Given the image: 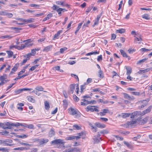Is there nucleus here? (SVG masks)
Here are the masks:
<instances>
[{"instance_id": "e2e57ef3", "label": "nucleus", "mask_w": 152, "mask_h": 152, "mask_svg": "<svg viewBox=\"0 0 152 152\" xmlns=\"http://www.w3.org/2000/svg\"><path fill=\"white\" fill-rule=\"evenodd\" d=\"M131 94L136 95H140V93L138 92H131Z\"/></svg>"}, {"instance_id": "603ef678", "label": "nucleus", "mask_w": 152, "mask_h": 152, "mask_svg": "<svg viewBox=\"0 0 152 152\" xmlns=\"http://www.w3.org/2000/svg\"><path fill=\"white\" fill-rule=\"evenodd\" d=\"M38 65H34L33 66H31V68L29 70H31V71H33L37 67Z\"/></svg>"}, {"instance_id": "680f3d73", "label": "nucleus", "mask_w": 152, "mask_h": 152, "mask_svg": "<svg viewBox=\"0 0 152 152\" xmlns=\"http://www.w3.org/2000/svg\"><path fill=\"white\" fill-rule=\"evenodd\" d=\"M92 81V79L91 78H88L87 79V83H86V84H88L91 83Z\"/></svg>"}, {"instance_id": "a211bd4d", "label": "nucleus", "mask_w": 152, "mask_h": 152, "mask_svg": "<svg viewBox=\"0 0 152 152\" xmlns=\"http://www.w3.org/2000/svg\"><path fill=\"white\" fill-rule=\"evenodd\" d=\"M95 125L97 127L101 128H104L105 127V125L104 124H102L99 123H96Z\"/></svg>"}, {"instance_id": "7c9ffc66", "label": "nucleus", "mask_w": 152, "mask_h": 152, "mask_svg": "<svg viewBox=\"0 0 152 152\" xmlns=\"http://www.w3.org/2000/svg\"><path fill=\"white\" fill-rule=\"evenodd\" d=\"M125 29L124 28H121L119 29L116 30V32L117 33H119L122 34L125 33Z\"/></svg>"}, {"instance_id": "58836bf2", "label": "nucleus", "mask_w": 152, "mask_h": 152, "mask_svg": "<svg viewBox=\"0 0 152 152\" xmlns=\"http://www.w3.org/2000/svg\"><path fill=\"white\" fill-rule=\"evenodd\" d=\"M35 89L38 91H43L44 88L41 86H37L35 88Z\"/></svg>"}, {"instance_id": "20e7f679", "label": "nucleus", "mask_w": 152, "mask_h": 152, "mask_svg": "<svg viewBox=\"0 0 152 152\" xmlns=\"http://www.w3.org/2000/svg\"><path fill=\"white\" fill-rule=\"evenodd\" d=\"M151 109L152 106H149L146 109L144 110L142 112H140V115L142 116L145 114L149 113L151 111Z\"/></svg>"}, {"instance_id": "37998d69", "label": "nucleus", "mask_w": 152, "mask_h": 152, "mask_svg": "<svg viewBox=\"0 0 152 152\" xmlns=\"http://www.w3.org/2000/svg\"><path fill=\"white\" fill-rule=\"evenodd\" d=\"M25 124H24V123L22 124V123H19L17 122L16 123H15V126L17 127V126H24L25 127Z\"/></svg>"}, {"instance_id": "6ab92c4d", "label": "nucleus", "mask_w": 152, "mask_h": 152, "mask_svg": "<svg viewBox=\"0 0 152 152\" xmlns=\"http://www.w3.org/2000/svg\"><path fill=\"white\" fill-rule=\"evenodd\" d=\"M70 113V114L72 115H76V116H77L76 115H78L77 111L76 110L72 108H71Z\"/></svg>"}, {"instance_id": "69168bd1", "label": "nucleus", "mask_w": 152, "mask_h": 152, "mask_svg": "<svg viewBox=\"0 0 152 152\" xmlns=\"http://www.w3.org/2000/svg\"><path fill=\"white\" fill-rule=\"evenodd\" d=\"M99 21L95 19L94 20V22L93 25V27H94L95 25H97L99 23Z\"/></svg>"}, {"instance_id": "49530a36", "label": "nucleus", "mask_w": 152, "mask_h": 152, "mask_svg": "<svg viewBox=\"0 0 152 152\" xmlns=\"http://www.w3.org/2000/svg\"><path fill=\"white\" fill-rule=\"evenodd\" d=\"M64 2L62 1H58L56 2V4L59 5H61L63 6L64 5Z\"/></svg>"}, {"instance_id": "3c124183", "label": "nucleus", "mask_w": 152, "mask_h": 152, "mask_svg": "<svg viewBox=\"0 0 152 152\" xmlns=\"http://www.w3.org/2000/svg\"><path fill=\"white\" fill-rule=\"evenodd\" d=\"M0 151H2V152H8L7 149L6 148H0Z\"/></svg>"}, {"instance_id": "09e8293b", "label": "nucleus", "mask_w": 152, "mask_h": 152, "mask_svg": "<svg viewBox=\"0 0 152 152\" xmlns=\"http://www.w3.org/2000/svg\"><path fill=\"white\" fill-rule=\"evenodd\" d=\"M142 39H140L138 38H137L136 37H135L134 39V43H137V41H142Z\"/></svg>"}, {"instance_id": "72a5a7b5", "label": "nucleus", "mask_w": 152, "mask_h": 152, "mask_svg": "<svg viewBox=\"0 0 152 152\" xmlns=\"http://www.w3.org/2000/svg\"><path fill=\"white\" fill-rule=\"evenodd\" d=\"M6 52L8 54V58H11L13 55V53L12 51L11 50H7Z\"/></svg>"}, {"instance_id": "de8ad7c7", "label": "nucleus", "mask_w": 152, "mask_h": 152, "mask_svg": "<svg viewBox=\"0 0 152 152\" xmlns=\"http://www.w3.org/2000/svg\"><path fill=\"white\" fill-rule=\"evenodd\" d=\"M85 85L86 84H84L83 85H82L80 86V92L82 93L83 92V91L84 89H85L86 88L85 87Z\"/></svg>"}, {"instance_id": "8fccbe9b", "label": "nucleus", "mask_w": 152, "mask_h": 152, "mask_svg": "<svg viewBox=\"0 0 152 152\" xmlns=\"http://www.w3.org/2000/svg\"><path fill=\"white\" fill-rule=\"evenodd\" d=\"M140 50V51L141 52V53H143L144 52H145L146 51H149L150 50L149 49H146V48H142Z\"/></svg>"}, {"instance_id": "774afa93", "label": "nucleus", "mask_w": 152, "mask_h": 152, "mask_svg": "<svg viewBox=\"0 0 152 152\" xmlns=\"http://www.w3.org/2000/svg\"><path fill=\"white\" fill-rule=\"evenodd\" d=\"M37 148H33L31 150V152H37Z\"/></svg>"}, {"instance_id": "f3484780", "label": "nucleus", "mask_w": 152, "mask_h": 152, "mask_svg": "<svg viewBox=\"0 0 152 152\" xmlns=\"http://www.w3.org/2000/svg\"><path fill=\"white\" fill-rule=\"evenodd\" d=\"M109 110L107 109H104L102 110V111L98 113V115H99L101 116H104L106 115V113H108Z\"/></svg>"}, {"instance_id": "39448f33", "label": "nucleus", "mask_w": 152, "mask_h": 152, "mask_svg": "<svg viewBox=\"0 0 152 152\" xmlns=\"http://www.w3.org/2000/svg\"><path fill=\"white\" fill-rule=\"evenodd\" d=\"M122 94L125 99H128L129 100H132L134 99L133 96H130L127 93H123Z\"/></svg>"}, {"instance_id": "473e14b6", "label": "nucleus", "mask_w": 152, "mask_h": 152, "mask_svg": "<svg viewBox=\"0 0 152 152\" xmlns=\"http://www.w3.org/2000/svg\"><path fill=\"white\" fill-rule=\"evenodd\" d=\"M131 115L129 113H122L121 114V117L123 118H125L129 117Z\"/></svg>"}, {"instance_id": "cd10ccee", "label": "nucleus", "mask_w": 152, "mask_h": 152, "mask_svg": "<svg viewBox=\"0 0 152 152\" xmlns=\"http://www.w3.org/2000/svg\"><path fill=\"white\" fill-rule=\"evenodd\" d=\"M98 76L99 77L103 78L104 77L103 74L101 70H99L98 72Z\"/></svg>"}, {"instance_id": "1a4fd4ad", "label": "nucleus", "mask_w": 152, "mask_h": 152, "mask_svg": "<svg viewBox=\"0 0 152 152\" xmlns=\"http://www.w3.org/2000/svg\"><path fill=\"white\" fill-rule=\"evenodd\" d=\"M30 149V148L26 147H21L17 148H15L13 149L14 150H18L19 151H23L24 150H27Z\"/></svg>"}, {"instance_id": "e433bc0d", "label": "nucleus", "mask_w": 152, "mask_h": 152, "mask_svg": "<svg viewBox=\"0 0 152 152\" xmlns=\"http://www.w3.org/2000/svg\"><path fill=\"white\" fill-rule=\"evenodd\" d=\"M72 152H80V149L78 148H71Z\"/></svg>"}, {"instance_id": "79ce46f5", "label": "nucleus", "mask_w": 152, "mask_h": 152, "mask_svg": "<svg viewBox=\"0 0 152 152\" xmlns=\"http://www.w3.org/2000/svg\"><path fill=\"white\" fill-rule=\"evenodd\" d=\"M124 143L125 145L128 148H132V145H130L128 142L126 141H124Z\"/></svg>"}, {"instance_id": "5fc2aeb1", "label": "nucleus", "mask_w": 152, "mask_h": 152, "mask_svg": "<svg viewBox=\"0 0 152 152\" xmlns=\"http://www.w3.org/2000/svg\"><path fill=\"white\" fill-rule=\"evenodd\" d=\"M92 7H89L86 9V14L87 15L88 14V13L89 12L91 11V10L92 9Z\"/></svg>"}, {"instance_id": "c03bdc74", "label": "nucleus", "mask_w": 152, "mask_h": 152, "mask_svg": "<svg viewBox=\"0 0 152 152\" xmlns=\"http://www.w3.org/2000/svg\"><path fill=\"white\" fill-rule=\"evenodd\" d=\"M147 58H145L144 59H143L142 60H140L137 62V64H141L142 63L144 62L146 60H147Z\"/></svg>"}, {"instance_id": "b1692460", "label": "nucleus", "mask_w": 152, "mask_h": 152, "mask_svg": "<svg viewBox=\"0 0 152 152\" xmlns=\"http://www.w3.org/2000/svg\"><path fill=\"white\" fill-rule=\"evenodd\" d=\"M55 132L53 128L51 129L49 132V136L51 137L55 135Z\"/></svg>"}, {"instance_id": "bf43d9fd", "label": "nucleus", "mask_w": 152, "mask_h": 152, "mask_svg": "<svg viewBox=\"0 0 152 152\" xmlns=\"http://www.w3.org/2000/svg\"><path fill=\"white\" fill-rule=\"evenodd\" d=\"M90 23V22L89 20H88L87 22L86 23H85L83 26V27H85L88 26V24H89Z\"/></svg>"}, {"instance_id": "f704fd0d", "label": "nucleus", "mask_w": 152, "mask_h": 152, "mask_svg": "<svg viewBox=\"0 0 152 152\" xmlns=\"http://www.w3.org/2000/svg\"><path fill=\"white\" fill-rule=\"evenodd\" d=\"M26 47L24 44H21L20 46H17L16 47V48L17 49L19 50H22L24 48H25Z\"/></svg>"}, {"instance_id": "c756f323", "label": "nucleus", "mask_w": 152, "mask_h": 152, "mask_svg": "<svg viewBox=\"0 0 152 152\" xmlns=\"http://www.w3.org/2000/svg\"><path fill=\"white\" fill-rule=\"evenodd\" d=\"M25 127L27 128L30 129H34V126L32 124H30L29 125H27L26 124Z\"/></svg>"}, {"instance_id": "f8f14e48", "label": "nucleus", "mask_w": 152, "mask_h": 152, "mask_svg": "<svg viewBox=\"0 0 152 152\" xmlns=\"http://www.w3.org/2000/svg\"><path fill=\"white\" fill-rule=\"evenodd\" d=\"M19 64L17 63L15 64L14 66V67L12 69L11 71L10 72V75H11L14 73V72L17 70L19 66Z\"/></svg>"}, {"instance_id": "2eb2a0df", "label": "nucleus", "mask_w": 152, "mask_h": 152, "mask_svg": "<svg viewBox=\"0 0 152 152\" xmlns=\"http://www.w3.org/2000/svg\"><path fill=\"white\" fill-rule=\"evenodd\" d=\"M130 115L131 118H134L135 116L140 115V111H136L133 112Z\"/></svg>"}, {"instance_id": "9d476101", "label": "nucleus", "mask_w": 152, "mask_h": 152, "mask_svg": "<svg viewBox=\"0 0 152 152\" xmlns=\"http://www.w3.org/2000/svg\"><path fill=\"white\" fill-rule=\"evenodd\" d=\"M80 138V137L79 136H72L67 137L66 138V140H71L76 139V140H77L79 139Z\"/></svg>"}, {"instance_id": "a19ab883", "label": "nucleus", "mask_w": 152, "mask_h": 152, "mask_svg": "<svg viewBox=\"0 0 152 152\" xmlns=\"http://www.w3.org/2000/svg\"><path fill=\"white\" fill-rule=\"evenodd\" d=\"M17 137L19 138H24L27 137L28 136L25 134H22L21 135H17Z\"/></svg>"}, {"instance_id": "a18cd8bd", "label": "nucleus", "mask_w": 152, "mask_h": 152, "mask_svg": "<svg viewBox=\"0 0 152 152\" xmlns=\"http://www.w3.org/2000/svg\"><path fill=\"white\" fill-rule=\"evenodd\" d=\"M67 49V48L66 47H64L62 48H61L60 50V52L61 53H64V51L66 50Z\"/></svg>"}, {"instance_id": "338daca9", "label": "nucleus", "mask_w": 152, "mask_h": 152, "mask_svg": "<svg viewBox=\"0 0 152 152\" xmlns=\"http://www.w3.org/2000/svg\"><path fill=\"white\" fill-rule=\"evenodd\" d=\"M102 60V56L101 55L98 56L97 58V60L98 61H101Z\"/></svg>"}, {"instance_id": "412c9836", "label": "nucleus", "mask_w": 152, "mask_h": 152, "mask_svg": "<svg viewBox=\"0 0 152 152\" xmlns=\"http://www.w3.org/2000/svg\"><path fill=\"white\" fill-rule=\"evenodd\" d=\"M7 75L6 74H4L2 76H0V80L3 82H4L5 80L7 78Z\"/></svg>"}, {"instance_id": "9b49d317", "label": "nucleus", "mask_w": 152, "mask_h": 152, "mask_svg": "<svg viewBox=\"0 0 152 152\" xmlns=\"http://www.w3.org/2000/svg\"><path fill=\"white\" fill-rule=\"evenodd\" d=\"M120 51L121 52V54L123 57L127 58H128V60H129L130 59V57L129 56H128L127 55V54L124 50L121 49L120 50Z\"/></svg>"}, {"instance_id": "ea45409f", "label": "nucleus", "mask_w": 152, "mask_h": 152, "mask_svg": "<svg viewBox=\"0 0 152 152\" xmlns=\"http://www.w3.org/2000/svg\"><path fill=\"white\" fill-rule=\"evenodd\" d=\"M142 18L146 20H149L150 19V17L148 14H145L142 15Z\"/></svg>"}, {"instance_id": "7ed1b4c3", "label": "nucleus", "mask_w": 152, "mask_h": 152, "mask_svg": "<svg viewBox=\"0 0 152 152\" xmlns=\"http://www.w3.org/2000/svg\"><path fill=\"white\" fill-rule=\"evenodd\" d=\"M32 88H27L19 89L15 90L14 91L15 94H19L22 93L23 91H30L32 90Z\"/></svg>"}, {"instance_id": "6e6552de", "label": "nucleus", "mask_w": 152, "mask_h": 152, "mask_svg": "<svg viewBox=\"0 0 152 152\" xmlns=\"http://www.w3.org/2000/svg\"><path fill=\"white\" fill-rule=\"evenodd\" d=\"M53 9L54 10H56L59 15H60L63 11L62 8H59V7L55 5H54L53 7Z\"/></svg>"}, {"instance_id": "13d9d810", "label": "nucleus", "mask_w": 152, "mask_h": 152, "mask_svg": "<svg viewBox=\"0 0 152 152\" xmlns=\"http://www.w3.org/2000/svg\"><path fill=\"white\" fill-rule=\"evenodd\" d=\"M136 51V50L134 49H129L128 50V51L129 52V53H132L134 52H135Z\"/></svg>"}, {"instance_id": "0e129e2a", "label": "nucleus", "mask_w": 152, "mask_h": 152, "mask_svg": "<svg viewBox=\"0 0 152 152\" xmlns=\"http://www.w3.org/2000/svg\"><path fill=\"white\" fill-rule=\"evenodd\" d=\"M58 111V108L57 107H56L55 109L53 110V111L51 112V114H55Z\"/></svg>"}, {"instance_id": "423d86ee", "label": "nucleus", "mask_w": 152, "mask_h": 152, "mask_svg": "<svg viewBox=\"0 0 152 152\" xmlns=\"http://www.w3.org/2000/svg\"><path fill=\"white\" fill-rule=\"evenodd\" d=\"M95 106H88L86 108V110L87 112H88L89 111H91V112H93L94 111H96L97 112H98L99 111V110L96 108H93L92 107H95Z\"/></svg>"}, {"instance_id": "c9c22d12", "label": "nucleus", "mask_w": 152, "mask_h": 152, "mask_svg": "<svg viewBox=\"0 0 152 152\" xmlns=\"http://www.w3.org/2000/svg\"><path fill=\"white\" fill-rule=\"evenodd\" d=\"M148 118L149 117L148 116L146 117L145 118H144L141 121L142 124H144L146 123L147 121Z\"/></svg>"}, {"instance_id": "4c0bfd02", "label": "nucleus", "mask_w": 152, "mask_h": 152, "mask_svg": "<svg viewBox=\"0 0 152 152\" xmlns=\"http://www.w3.org/2000/svg\"><path fill=\"white\" fill-rule=\"evenodd\" d=\"M99 53V52L97 51H92L91 52L89 53H88L86 54V56H89L93 54H98Z\"/></svg>"}, {"instance_id": "a878e982", "label": "nucleus", "mask_w": 152, "mask_h": 152, "mask_svg": "<svg viewBox=\"0 0 152 152\" xmlns=\"http://www.w3.org/2000/svg\"><path fill=\"white\" fill-rule=\"evenodd\" d=\"M28 100L31 102L34 103L35 102V99L32 97V96H27Z\"/></svg>"}, {"instance_id": "4468645a", "label": "nucleus", "mask_w": 152, "mask_h": 152, "mask_svg": "<svg viewBox=\"0 0 152 152\" xmlns=\"http://www.w3.org/2000/svg\"><path fill=\"white\" fill-rule=\"evenodd\" d=\"M48 142L47 140H45L44 139H42L41 140H39L38 142L39 145L43 146V145L46 144Z\"/></svg>"}, {"instance_id": "dca6fc26", "label": "nucleus", "mask_w": 152, "mask_h": 152, "mask_svg": "<svg viewBox=\"0 0 152 152\" xmlns=\"http://www.w3.org/2000/svg\"><path fill=\"white\" fill-rule=\"evenodd\" d=\"M126 69V75H130L132 72V68L129 66H125Z\"/></svg>"}, {"instance_id": "4d7b16f0", "label": "nucleus", "mask_w": 152, "mask_h": 152, "mask_svg": "<svg viewBox=\"0 0 152 152\" xmlns=\"http://www.w3.org/2000/svg\"><path fill=\"white\" fill-rule=\"evenodd\" d=\"M141 137L140 134H138L136 137H133L132 139L133 140L136 141L138 139H139Z\"/></svg>"}, {"instance_id": "ddd939ff", "label": "nucleus", "mask_w": 152, "mask_h": 152, "mask_svg": "<svg viewBox=\"0 0 152 152\" xmlns=\"http://www.w3.org/2000/svg\"><path fill=\"white\" fill-rule=\"evenodd\" d=\"M137 121L136 120H132V121H128L127 122V124L129 126H130L131 127L134 124L136 123Z\"/></svg>"}, {"instance_id": "4be33fe9", "label": "nucleus", "mask_w": 152, "mask_h": 152, "mask_svg": "<svg viewBox=\"0 0 152 152\" xmlns=\"http://www.w3.org/2000/svg\"><path fill=\"white\" fill-rule=\"evenodd\" d=\"M143 102H144V104L140 106L139 107L140 108V109L145 107L148 104V103L149 100L147 101L146 100H143Z\"/></svg>"}, {"instance_id": "0eeeda50", "label": "nucleus", "mask_w": 152, "mask_h": 152, "mask_svg": "<svg viewBox=\"0 0 152 152\" xmlns=\"http://www.w3.org/2000/svg\"><path fill=\"white\" fill-rule=\"evenodd\" d=\"M31 56V53H29L26 56H24L26 57V59H24L21 62V65H22L23 64L26 62L27 60H29Z\"/></svg>"}, {"instance_id": "f257e3e1", "label": "nucleus", "mask_w": 152, "mask_h": 152, "mask_svg": "<svg viewBox=\"0 0 152 152\" xmlns=\"http://www.w3.org/2000/svg\"><path fill=\"white\" fill-rule=\"evenodd\" d=\"M64 143L63 140L60 139L55 140L52 141L50 142L51 144L56 145L58 148L63 149L65 148Z\"/></svg>"}, {"instance_id": "2f4dec72", "label": "nucleus", "mask_w": 152, "mask_h": 152, "mask_svg": "<svg viewBox=\"0 0 152 152\" xmlns=\"http://www.w3.org/2000/svg\"><path fill=\"white\" fill-rule=\"evenodd\" d=\"M6 125L8 126H15V123H11L9 122H7L5 123Z\"/></svg>"}, {"instance_id": "6e6d98bb", "label": "nucleus", "mask_w": 152, "mask_h": 152, "mask_svg": "<svg viewBox=\"0 0 152 152\" xmlns=\"http://www.w3.org/2000/svg\"><path fill=\"white\" fill-rule=\"evenodd\" d=\"M135 35L136 36H134V37H136L137 38H139L140 39H142V36L140 34H139V33H136V34H135Z\"/></svg>"}, {"instance_id": "393cba45", "label": "nucleus", "mask_w": 152, "mask_h": 152, "mask_svg": "<svg viewBox=\"0 0 152 152\" xmlns=\"http://www.w3.org/2000/svg\"><path fill=\"white\" fill-rule=\"evenodd\" d=\"M5 142V145H6L7 146H12V144H9L8 143H7V142H9V143H12V140L10 139H7L4 140Z\"/></svg>"}, {"instance_id": "bb28decb", "label": "nucleus", "mask_w": 152, "mask_h": 152, "mask_svg": "<svg viewBox=\"0 0 152 152\" xmlns=\"http://www.w3.org/2000/svg\"><path fill=\"white\" fill-rule=\"evenodd\" d=\"M94 143H97L100 142V140H101V138L99 137H95L94 138Z\"/></svg>"}, {"instance_id": "c85d7f7f", "label": "nucleus", "mask_w": 152, "mask_h": 152, "mask_svg": "<svg viewBox=\"0 0 152 152\" xmlns=\"http://www.w3.org/2000/svg\"><path fill=\"white\" fill-rule=\"evenodd\" d=\"M118 132L121 134H123L124 135H126L127 134H129V131H124L120 130Z\"/></svg>"}, {"instance_id": "5701e85b", "label": "nucleus", "mask_w": 152, "mask_h": 152, "mask_svg": "<svg viewBox=\"0 0 152 152\" xmlns=\"http://www.w3.org/2000/svg\"><path fill=\"white\" fill-rule=\"evenodd\" d=\"M34 19L33 18H30L28 19H24L23 20V22H27V23H30L33 22L34 21Z\"/></svg>"}, {"instance_id": "864d4df0", "label": "nucleus", "mask_w": 152, "mask_h": 152, "mask_svg": "<svg viewBox=\"0 0 152 152\" xmlns=\"http://www.w3.org/2000/svg\"><path fill=\"white\" fill-rule=\"evenodd\" d=\"M26 41V42L24 44V45H25V46L26 47H28L29 46V45H28L29 43H30V40L28 39L27 40H26L24 41V42Z\"/></svg>"}, {"instance_id": "f03ea898", "label": "nucleus", "mask_w": 152, "mask_h": 152, "mask_svg": "<svg viewBox=\"0 0 152 152\" xmlns=\"http://www.w3.org/2000/svg\"><path fill=\"white\" fill-rule=\"evenodd\" d=\"M75 87H76V90H77V94L78 93L79 91V86L78 85V84H71L70 85V93L71 94H73L74 90L75 89Z\"/></svg>"}, {"instance_id": "aec40b11", "label": "nucleus", "mask_w": 152, "mask_h": 152, "mask_svg": "<svg viewBox=\"0 0 152 152\" xmlns=\"http://www.w3.org/2000/svg\"><path fill=\"white\" fill-rule=\"evenodd\" d=\"M62 31L61 30L58 31L57 33L54 35L53 39H58L59 36L60 34L61 33H62Z\"/></svg>"}, {"instance_id": "052dcab7", "label": "nucleus", "mask_w": 152, "mask_h": 152, "mask_svg": "<svg viewBox=\"0 0 152 152\" xmlns=\"http://www.w3.org/2000/svg\"><path fill=\"white\" fill-rule=\"evenodd\" d=\"M29 5L31 7H36V8H38L37 7H39V5L34 4H31Z\"/></svg>"}]
</instances>
